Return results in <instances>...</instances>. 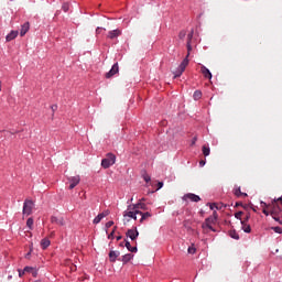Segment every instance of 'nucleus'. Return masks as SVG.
<instances>
[{"label":"nucleus","mask_w":282,"mask_h":282,"mask_svg":"<svg viewBox=\"0 0 282 282\" xmlns=\"http://www.w3.org/2000/svg\"><path fill=\"white\" fill-rule=\"evenodd\" d=\"M26 32H30V22H25L21 25L20 36H25Z\"/></svg>","instance_id":"a211bd4d"},{"label":"nucleus","mask_w":282,"mask_h":282,"mask_svg":"<svg viewBox=\"0 0 282 282\" xmlns=\"http://www.w3.org/2000/svg\"><path fill=\"white\" fill-rule=\"evenodd\" d=\"M239 206H242V208H246V206L243 205V203L237 202L236 205H235V207L237 208V207H239Z\"/></svg>","instance_id":"49530a36"},{"label":"nucleus","mask_w":282,"mask_h":282,"mask_svg":"<svg viewBox=\"0 0 282 282\" xmlns=\"http://www.w3.org/2000/svg\"><path fill=\"white\" fill-rule=\"evenodd\" d=\"M124 246L129 252H138V246L135 245L134 247L131 246V242L129 240L124 239Z\"/></svg>","instance_id":"6ab92c4d"},{"label":"nucleus","mask_w":282,"mask_h":282,"mask_svg":"<svg viewBox=\"0 0 282 282\" xmlns=\"http://www.w3.org/2000/svg\"><path fill=\"white\" fill-rule=\"evenodd\" d=\"M116 164V154L108 153L105 159L101 160L102 169H109Z\"/></svg>","instance_id":"7ed1b4c3"},{"label":"nucleus","mask_w":282,"mask_h":282,"mask_svg":"<svg viewBox=\"0 0 282 282\" xmlns=\"http://www.w3.org/2000/svg\"><path fill=\"white\" fill-rule=\"evenodd\" d=\"M105 30H106V29L98 26V28L96 29V34H97V35H98V34H101L102 31H105Z\"/></svg>","instance_id":"a19ab883"},{"label":"nucleus","mask_w":282,"mask_h":282,"mask_svg":"<svg viewBox=\"0 0 282 282\" xmlns=\"http://www.w3.org/2000/svg\"><path fill=\"white\" fill-rule=\"evenodd\" d=\"M260 206H261V208H263V209H265V208H270L271 210H272V200H271V203H265V202H263V200H261L260 202Z\"/></svg>","instance_id":"a878e982"},{"label":"nucleus","mask_w":282,"mask_h":282,"mask_svg":"<svg viewBox=\"0 0 282 282\" xmlns=\"http://www.w3.org/2000/svg\"><path fill=\"white\" fill-rule=\"evenodd\" d=\"M183 199L186 202V199H189V202H202V197L197 194L188 193L183 196Z\"/></svg>","instance_id":"9d476101"},{"label":"nucleus","mask_w":282,"mask_h":282,"mask_svg":"<svg viewBox=\"0 0 282 282\" xmlns=\"http://www.w3.org/2000/svg\"><path fill=\"white\" fill-rule=\"evenodd\" d=\"M126 237L131 239V241H135V239H138V237H140V231H138V228L128 229L126 232Z\"/></svg>","instance_id":"423d86ee"},{"label":"nucleus","mask_w":282,"mask_h":282,"mask_svg":"<svg viewBox=\"0 0 282 282\" xmlns=\"http://www.w3.org/2000/svg\"><path fill=\"white\" fill-rule=\"evenodd\" d=\"M51 223L56 224L57 226H65V219L63 217L58 218L56 216H52Z\"/></svg>","instance_id":"2eb2a0df"},{"label":"nucleus","mask_w":282,"mask_h":282,"mask_svg":"<svg viewBox=\"0 0 282 282\" xmlns=\"http://www.w3.org/2000/svg\"><path fill=\"white\" fill-rule=\"evenodd\" d=\"M187 55L186 58H188V56H191V52H193V46L191 45V42H187Z\"/></svg>","instance_id":"72a5a7b5"},{"label":"nucleus","mask_w":282,"mask_h":282,"mask_svg":"<svg viewBox=\"0 0 282 282\" xmlns=\"http://www.w3.org/2000/svg\"><path fill=\"white\" fill-rule=\"evenodd\" d=\"M31 273H32V276H34V278H36V276H39V272H36V271H31Z\"/></svg>","instance_id":"3c124183"},{"label":"nucleus","mask_w":282,"mask_h":282,"mask_svg":"<svg viewBox=\"0 0 282 282\" xmlns=\"http://www.w3.org/2000/svg\"><path fill=\"white\" fill-rule=\"evenodd\" d=\"M19 36V31H11L7 36L6 41L7 43H10V41H14Z\"/></svg>","instance_id":"f3484780"},{"label":"nucleus","mask_w":282,"mask_h":282,"mask_svg":"<svg viewBox=\"0 0 282 282\" xmlns=\"http://www.w3.org/2000/svg\"><path fill=\"white\" fill-rule=\"evenodd\" d=\"M139 215H141L140 224H142V221L149 219V217H152L150 212H145V213L140 212Z\"/></svg>","instance_id":"412c9836"},{"label":"nucleus","mask_w":282,"mask_h":282,"mask_svg":"<svg viewBox=\"0 0 282 282\" xmlns=\"http://www.w3.org/2000/svg\"><path fill=\"white\" fill-rule=\"evenodd\" d=\"M207 206H209L210 210H214V208H216V210H219V207L215 203H207Z\"/></svg>","instance_id":"f704fd0d"},{"label":"nucleus","mask_w":282,"mask_h":282,"mask_svg":"<svg viewBox=\"0 0 282 282\" xmlns=\"http://www.w3.org/2000/svg\"><path fill=\"white\" fill-rule=\"evenodd\" d=\"M163 186H164V182H159L156 184V191H160V188H163Z\"/></svg>","instance_id":"79ce46f5"},{"label":"nucleus","mask_w":282,"mask_h":282,"mask_svg":"<svg viewBox=\"0 0 282 282\" xmlns=\"http://www.w3.org/2000/svg\"><path fill=\"white\" fill-rule=\"evenodd\" d=\"M51 243L52 242L50 241V239L43 238L41 240V248H42V250H47V248H50Z\"/></svg>","instance_id":"aec40b11"},{"label":"nucleus","mask_w":282,"mask_h":282,"mask_svg":"<svg viewBox=\"0 0 282 282\" xmlns=\"http://www.w3.org/2000/svg\"><path fill=\"white\" fill-rule=\"evenodd\" d=\"M23 270H24V273H25V272H28V273L31 272V273H32V272L34 271V268H32V267H25Z\"/></svg>","instance_id":"58836bf2"},{"label":"nucleus","mask_w":282,"mask_h":282,"mask_svg":"<svg viewBox=\"0 0 282 282\" xmlns=\"http://www.w3.org/2000/svg\"><path fill=\"white\" fill-rule=\"evenodd\" d=\"M128 210H147V204L139 202L128 206Z\"/></svg>","instance_id":"6e6552de"},{"label":"nucleus","mask_w":282,"mask_h":282,"mask_svg":"<svg viewBox=\"0 0 282 282\" xmlns=\"http://www.w3.org/2000/svg\"><path fill=\"white\" fill-rule=\"evenodd\" d=\"M20 279L25 274V270L18 269Z\"/></svg>","instance_id":"c03bdc74"},{"label":"nucleus","mask_w":282,"mask_h":282,"mask_svg":"<svg viewBox=\"0 0 282 282\" xmlns=\"http://www.w3.org/2000/svg\"><path fill=\"white\" fill-rule=\"evenodd\" d=\"M118 227H115L113 230L108 235V239H113V235H116V229Z\"/></svg>","instance_id":"4c0bfd02"},{"label":"nucleus","mask_w":282,"mask_h":282,"mask_svg":"<svg viewBox=\"0 0 282 282\" xmlns=\"http://www.w3.org/2000/svg\"><path fill=\"white\" fill-rule=\"evenodd\" d=\"M139 202L141 203L147 202V198H141Z\"/></svg>","instance_id":"052dcab7"},{"label":"nucleus","mask_w":282,"mask_h":282,"mask_svg":"<svg viewBox=\"0 0 282 282\" xmlns=\"http://www.w3.org/2000/svg\"><path fill=\"white\" fill-rule=\"evenodd\" d=\"M99 215H104V218L107 217V215H109V212H102Z\"/></svg>","instance_id":"864d4df0"},{"label":"nucleus","mask_w":282,"mask_h":282,"mask_svg":"<svg viewBox=\"0 0 282 282\" xmlns=\"http://www.w3.org/2000/svg\"><path fill=\"white\" fill-rule=\"evenodd\" d=\"M118 257H120V251L111 250L109 252V261H110V263H116V261H118Z\"/></svg>","instance_id":"4468645a"},{"label":"nucleus","mask_w":282,"mask_h":282,"mask_svg":"<svg viewBox=\"0 0 282 282\" xmlns=\"http://www.w3.org/2000/svg\"><path fill=\"white\" fill-rule=\"evenodd\" d=\"M202 151H203V155H205V158H208V155H210V148L209 147L203 145Z\"/></svg>","instance_id":"b1692460"},{"label":"nucleus","mask_w":282,"mask_h":282,"mask_svg":"<svg viewBox=\"0 0 282 282\" xmlns=\"http://www.w3.org/2000/svg\"><path fill=\"white\" fill-rule=\"evenodd\" d=\"M111 226H113V220L106 223V228H111Z\"/></svg>","instance_id":"a18cd8bd"},{"label":"nucleus","mask_w":282,"mask_h":282,"mask_svg":"<svg viewBox=\"0 0 282 282\" xmlns=\"http://www.w3.org/2000/svg\"><path fill=\"white\" fill-rule=\"evenodd\" d=\"M118 72H120V67L118 66V63H115L111 69L108 73H106L105 78H113V76H116Z\"/></svg>","instance_id":"0eeeda50"},{"label":"nucleus","mask_w":282,"mask_h":282,"mask_svg":"<svg viewBox=\"0 0 282 282\" xmlns=\"http://www.w3.org/2000/svg\"><path fill=\"white\" fill-rule=\"evenodd\" d=\"M252 216L250 215V213H247L245 218L242 220H240V224H248V221H250V218Z\"/></svg>","instance_id":"7c9ffc66"},{"label":"nucleus","mask_w":282,"mask_h":282,"mask_svg":"<svg viewBox=\"0 0 282 282\" xmlns=\"http://www.w3.org/2000/svg\"><path fill=\"white\" fill-rule=\"evenodd\" d=\"M196 142H197V137H194V138L192 139V147L195 145Z\"/></svg>","instance_id":"8fccbe9b"},{"label":"nucleus","mask_w":282,"mask_h":282,"mask_svg":"<svg viewBox=\"0 0 282 282\" xmlns=\"http://www.w3.org/2000/svg\"><path fill=\"white\" fill-rule=\"evenodd\" d=\"M37 282H41V281H37Z\"/></svg>","instance_id":"69168bd1"},{"label":"nucleus","mask_w":282,"mask_h":282,"mask_svg":"<svg viewBox=\"0 0 282 282\" xmlns=\"http://www.w3.org/2000/svg\"><path fill=\"white\" fill-rule=\"evenodd\" d=\"M229 237H231V239H236V241H239V234L235 229L229 230Z\"/></svg>","instance_id":"4be33fe9"},{"label":"nucleus","mask_w":282,"mask_h":282,"mask_svg":"<svg viewBox=\"0 0 282 282\" xmlns=\"http://www.w3.org/2000/svg\"><path fill=\"white\" fill-rule=\"evenodd\" d=\"M271 230L275 231L278 235H282V228L281 227H271Z\"/></svg>","instance_id":"c9c22d12"},{"label":"nucleus","mask_w":282,"mask_h":282,"mask_svg":"<svg viewBox=\"0 0 282 282\" xmlns=\"http://www.w3.org/2000/svg\"><path fill=\"white\" fill-rule=\"evenodd\" d=\"M26 226H28V228L30 230H33V228H34V219L33 218H28Z\"/></svg>","instance_id":"bb28decb"},{"label":"nucleus","mask_w":282,"mask_h":282,"mask_svg":"<svg viewBox=\"0 0 282 282\" xmlns=\"http://www.w3.org/2000/svg\"><path fill=\"white\" fill-rule=\"evenodd\" d=\"M199 166H206V161H200Z\"/></svg>","instance_id":"6e6d98bb"},{"label":"nucleus","mask_w":282,"mask_h":282,"mask_svg":"<svg viewBox=\"0 0 282 282\" xmlns=\"http://www.w3.org/2000/svg\"><path fill=\"white\" fill-rule=\"evenodd\" d=\"M241 187L240 186H235L234 187V195L236 196V197H241Z\"/></svg>","instance_id":"393cba45"},{"label":"nucleus","mask_w":282,"mask_h":282,"mask_svg":"<svg viewBox=\"0 0 282 282\" xmlns=\"http://www.w3.org/2000/svg\"><path fill=\"white\" fill-rule=\"evenodd\" d=\"M33 209H34V202L30 199H25L23 203V209H22L23 215H26V217H29V215H32Z\"/></svg>","instance_id":"39448f33"},{"label":"nucleus","mask_w":282,"mask_h":282,"mask_svg":"<svg viewBox=\"0 0 282 282\" xmlns=\"http://www.w3.org/2000/svg\"><path fill=\"white\" fill-rule=\"evenodd\" d=\"M195 31L192 29L191 32L187 34V43H193V35Z\"/></svg>","instance_id":"2f4dec72"},{"label":"nucleus","mask_w":282,"mask_h":282,"mask_svg":"<svg viewBox=\"0 0 282 282\" xmlns=\"http://www.w3.org/2000/svg\"><path fill=\"white\" fill-rule=\"evenodd\" d=\"M132 259H133V254L127 253V254L122 256L121 258H119L118 261H121L123 263V265H127V263H129V261H131Z\"/></svg>","instance_id":"dca6fc26"},{"label":"nucleus","mask_w":282,"mask_h":282,"mask_svg":"<svg viewBox=\"0 0 282 282\" xmlns=\"http://www.w3.org/2000/svg\"><path fill=\"white\" fill-rule=\"evenodd\" d=\"M240 197H248V194L242 192V193L240 194Z\"/></svg>","instance_id":"13d9d810"},{"label":"nucleus","mask_w":282,"mask_h":282,"mask_svg":"<svg viewBox=\"0 0 282 282\" xmlns=\"http://www.w3.org/2000/svg\"><path fill=\"white\" fill-rule=\"evenodd\" d=\"M274 221H278L282 226V196L272 199V210L270 212Z\"/></svg>","instance_id":"f257e3e1"},{"label":"nucleus","mask_w":282,"mask_h":282,"mask_svg":"<svg viewBox=\"0 0 282 282\" xmlns=\"http://www.w3.org/2000/svg\"><path fill=\"white\" fill-rule=\"evenodd\" d=\"M70 3L69 2H64L62 4V10L63 12H69Z\"/></svg>","instance_id":"c756f323"},{"label":"nucleus","mask_w":282,"mask_h":282,"mask_svg":"<svg viewBox=\"0 0 282 282\" xmlns=\"http://www.w3.org/2000/svg\"><path fill=\"white\" fill-rule=\"evenodd\" d=\"M0 91H1V82H0Z\"/></svg>","instance_id":"0e129e2a"},{"label":"nucleus","mask_w":282,"mask_h":282,"mask_svg":"<svg viewBox=\"0 0 282 282\" xmlns=\"http://www.w3.org/2000/svg\"><path fill=\"white\" fill-rule=\"evenodd\" d=\"M138 215H140V210L138 209H128L124 212L123 217H130V219H138Z\"/></svg>","instance_id":"9b49d317"},{"label":"nucleus","mask_w":282,"mask_h":282,"mask_svg":"<svg viewBox=\"0 0 282 282\" xmlns=\"http://www.w3.org/2000/svg\"><path fill=\"white\" fill-rule=\"evenodd\" d=\"M51 109L53 111L52 116H54V112L58 109V106L57 105H52Z\"/></svg>","instance_id":"37998d69"},{"label":"nucleus","mask_w":282,"mask_h":282,"mask_svg":"<svg viewBox=\"0 0 282 282\" xmlns=\"http://www.w3.org/2000/svg\"><path fill=\"white\" fill-rule=\"evenodd\" d=\"M69 181V191H73V188H76V186H78V184H80V176H72L70 178H68Z\"/></svg>","instance_id":"1a4fd4ad"},{"label":"nucleus","mask_w":282,"mask_h":282,"mask_svg":"<svg viewBox=\"0 0 282 282\" xmlns=\"http://www.w3.org/2000/svg\"><path fill=\"white\" fill-rule=\"evenodd\" d=\"M186 36V32H181L180 33V39H184Z\"/></svg>","instance_id":"603ef678"},{"label":"nucleus","mask_w":282,"mask_h":282,"mask_svg":"<svg viewBox=\"0 0 282 282\" xmlns=\"http://www.w3.org/2000/svg\"><path fill=\"white\" fill-rule=\"evenodd\" d=\"M32 243H31V248H30V251H29V253H26V259H28V257H30V254H32Z\"/></svg>","instance_id":"5fc2aeb1"},{"label":"nucleus","mask_w":282,"mask_h":282,"mask_svg":"<svg viewBox=\"0 0 282 282\" xmlns=\"http://www.w3.org/2000/svg\"><path fill=\"white\" fill-rule=\"evenodd\" d=\"M118 36H122V31L120 29L109 31L107 35L111 41H113V39H118Z\"/></svg>","instance_id":"f8f14e48"},{"label":"nucleus","mask_w":282,"mask_h":282,"mask_svg":"<svg viewBox=\"0 0 282 282\" xmlns=\"http://www.w3.org/2000/svg\"><path fill=\"white\" fill-rule=\"evenodd\" d=\"M186 67H188V57H185L176 68V72L173 73L174 78H180V76H182V74H184L186 70Z\"/></svg>","instance_id":"20e7f679"},{"label":"nucleus","mask_w":282,"mask_h":282,"mask_svg":"<svg viewBox=\"0 0 282 282\" xmlns=\"http://www.w3.org/2000/svg\"><path fill=\"white\" fill-rule=\"evenodd\" d=\"M212 217H215V219H216V221H217V219L219 218V215H217V210H214V212H213Z\"/></svg>","instance_id":"de8ad7c7"},{"label":"nucleus","mask_w":282,"mask_h":282,"mask_svg":"<svg viewBox=\"0 0 282 282\" xmlns=\"http://www.w3.org/2000/svg\"><path fill=\"white\" fill-rule=\"evenodd\" d=\"M215 224H217V220L215 219V217H212V216L207 217L202 225L203 231L208 232V230H210L212 232H217V229L213 227V225Z\"/></svg>","instance_id":"f03ea898"},{"label":"nucleus","mask_w":282,"mask_h":282,"mask_svg":"<svg viewBox=\"0 0 282 282\" xmlns=\"http://www.w3.org/2000/svg\"><path fill=\"white\" fill-rule=\"evenodd\" d=\"M10 279H12V275H9V276H8V280H9V281H10Z\"/></svg>","instance_id":"680f3d73"},{"label":"nucleus","mask_w":282,"mask_h":282,"mask_svg":"<svg viewBox=\"0 0 282 282\" xmlns=\"http://www.w3.org/2000/svg\"><path fill=\"white\" fill-rule=\"evenodd\" d=\"M194 100L202 99V90H195L193 95Z\"/></svg>","instance_id":"cd10ccee"},{"label":"nucleus","mask_w":282,"mask_h":282,"mask_svg":"<svg viewBox=\"0 0 282 282\" xmlns=\"http://www.w3.org/2000/svg\"><path fill=\"white\" fill-rule=\"evenodd\" d=\"M102 219H104V215L98 214V215L94 218L93 224H100V221H102Z\"/></svg>","instance_id":"c85d7f7f"},{"label":"nucleus","mask_w":282,"mask_h":282,"mask_svg":"<svg viewBox=\"0 0 282 282\" xmlns=\"http://www.w3.org/2000/svg\"><path fill=\"white\" fill-rule=\"evenodd\" d=\"M121 239H122V236H117V237H116V240H117V241H121Z\"/></svg>","instance_id":"bf43d9fd"},{"label":"nucleus","mask_w":282,"mask_h":282,"mask_svg":"<svg viewBox=\"0 0 282 282\" xmlns=\"http://www.w3.org/2000/svg\"><path fill=\"white\" fill-rule=\"evenodd\" d=\"M262 213H263V215H265V217H268L270 215V212H268V208L262 209Z\"/></svg>","instance_id":"09e8293b"},{"label":"nucleus","mask_w":282,"mask_h":282,"mask_svg":"<svg viewBox=\"0 0 282 282\" xmlns=\"http://www.w3.org/2000/svg\"><path fill=\"white\" fill-rule=\"evenodd\" d=\"M187 251H188L189 254H195V252L197 251V249H195V248H193V247H189V248L187 249Z\"/></svg>","instance_id":"ea45409f"},{"label":"nucleus","mask_w":282,"mask_h":282,"mask_svg":"<svg viewBox=\"0 0 282 282\" xmlns=\"http://www.w3.org/2000/svg\"><path fill=\"white\" fill-rule=\"evenodd\" d=\"M200 73L203 74L204 78L213 80V73H210V69H208L206 66H200Z\"/></svg>","instance_id":"ddd939ff"},{"label":"nucleus","mask_w":282,"mask_h":282,"mask_svg":"<svg viewBox=\"0 0 282 282\" xmlns=\"http://www.w3.org/2000/svg\"><path fill=\"white\" fill-rule=\"evenodd\" d=\"M241 228L243 232H247V234L252 232V228L250 227V224H241Z\"/></svg>","instance_id":"5701e85b"},{"label":"nucleus","mask_w":282,"mask_h":282,"mask_svg":"<svg viewBox=\"0 0 282 282\" xmlns=\"http://www.w3.org/2000/svg\"><path fill=\"white\" fill-rule=\"evenodd\" d=\"M253 213H257V209L256 208H252Z\"/></svg>","instance_id":"e2e57ef3"},{"label":"nucleus","mask_w":282,"mask_h":282,"mask_svg":"<svg viewBox=\"0 0 282 282\" xmlns=\"http://www.w3.org/2000/svg\"><path fill=\"white\" fill-rule=\"evenodd\" d=\"M120 248H126L124 240L119 243Z\"/></svg>","instance_id":"4d7b16f0"},{"label":"nucleus","mask_w":282,"mask_h":282,"mask_svg":"<svg viewBox=\"0 0 282 282\" xmlns=\"http://www.w3.org/2000/svg\"><path fill=\"white\" fill-rule=\"evenodd\" d=\"M142 177H143V180H144V182H145L147 184H149V182H151V176H150L147 172H144V173L142 174Z\"/></svg>","instance_id":"473e14b6"},{"label":"nucleus","mask_w":282,"mask_h":282,"mask_svg":"<svg viewBox=\"0 0 282 282\" xmlns=\"http://www.w3.org/2000/svg\"><path fill=\"white\" fill-rule=\"evenodd\" d=\"M243 215V212H237L236 214H235V218L236 219H239L240 221L242 220L241 219V216Z\"/></svg>","instance_id":"e433bc0d"}]
</instances>
